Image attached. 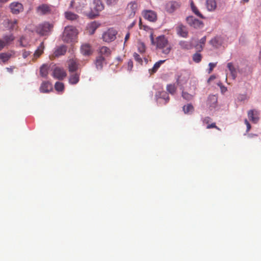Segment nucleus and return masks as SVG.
<instances>
[{
	"label": "nucleus",
	"instance_id": "11",
	"mask_svg": "<svg viewBox=\"0 0 261 261\" xmlns=\"http://www.w3.org/2000/svg\"><path fill=\"white\" fill-rule=\"evenodd\" d=\"M142 15L145 19L151 22L155 21L157 19V14L152 10H144Z\"/></svg>",
	"mask_w": 261,
	"mask_h": 261
},
{
	"label": "nucleus",
	"instance_id": "22",
	"mask_svg": "<svg viewBox=\"0 0 261 261\" xmlns=\"http://www.w3.org/2000/svg\"><path fill=\"white\" fill-rule=\"evenodd\" d=\"M205 5L207 10L209 11H214L217 8L216 0H206Z\"/></svg>",
	"mask_w": 261,
	"mask_h": 261
},
{
	"label": "nucleus",
	"instance_id": "37",
	"mask_svg": "<svg viewBox=\"0 0 261 261\" xmlns=\"http://www.w3.org/2000/svg\"><path fill=\"white\" fill-rule=\"evenodd\" d=\"M191 7L192 11L198 17L200 18H203L202 15L201 14V13L199 11L197 8L195 6L194 2L193 1L191 2Z\"/></svg>",
	"mask_w": 261,
	"mask_h": 261
},
{
	"label": "nucleus",
	"instance_id": "23",
	"mask_svg": "<svg viewBox=\"0 0 261 261\" xmlns=\"http://www.w3.org/2000/svg\"><path fill=\"white\" fill-rule=\"evenodd\" d=\"M187 20L191 26L194 28L199 27L202 24L200 21L194 18L192 16L187 17Z\"/></svg>",
	"mask_w": 261,
	"mask_h": 261
},
{
	"label": "nucleus",
	"instance_id": "4",
	"mask_svg": "<svg viewBox=\"0 0 261 261\" xmlns=\"http://www.w3.org/2000/svg\"><path fill=\"white\" fill-rule=\"evenodd\" d=\"M117 34V31L115 29L110 28L103 33L102 39L103 41L109 43L116 39Z\"/></svg>",
	"mask_w": 261,
	"mask_h": 261
},
{
	"label": "nucleus",
	"instance_id": "59",
	"mask_svg": "<svg viewBox=\"0 0 261 261\" xmlns=\"http://www.w3.org/2000/svg\"><path fill=\"white\" fill-rule=\"evenodd\" d=\"M8 0H0V5L6 3Z\"/></svg>",
	"mask_w": 261,
	"mask_h": 261
},
{
	"label": "nucleus",
	"instance_id": "44",
	"mask_svg": "<svg viewBox=\"0 0 261 261\" xmlns=\"http://www.w3.org/2000/svg\"><path fill=\"white\" fill-rule=\"evenodd\" d=\"M14 37L13 35L6 36L4 37V41L6 45L14 40Z\"/></svg>",
	"mask_w": 261,
	"mask_h": 261
},
{
	"label": "nucleus",
	"instance_id": "41",
	"mask_svg": "<svg viewBox=\"0 0 261 261\" xmlns=\"http://www.w3.org/2000/svg\"><path fill=\"white\" fill-rule=\"evenodd\" d=\"M182 97L184 99L188 101H190L193 99L194 96L187 92L182 91Z\"/></svg>",
	"mask_w": 261,
	"mask_h": 261
},
{
	"label": "nucleus",
	"instance_id": "21",
	"mask_svg": "<svg viewBox=\"0 0 261 261\" xmlns=\"http://www.w3.org/2000/svg\"><path fill=\"white\" fill-rule=\"evenodd\" d=\"M81 50L82 53L85 56H89L92 53L91 46L90 44L87 43L81 46Z\"/></svg>",
	"mask_w": 261,
	"mask_h": 261
},
{
	"label": "nucleus",
	"instance_id": "8",
	"mask_svg": "<svg viewBox=\"0 0 261 261\" xmlns=\"http://www.w3.org/2000/svg\"><path fill=\"white\" fill-rule=\"evenodd\" d=\"M180 3L176 1H170L165 6V10L169 13H172L180 7Z\"/></svg>",
	"mask_w": 261,
	"mask_h": 261
},
{
	"label": "nucleus",
	"instance_id": "47",
	"mask_svg": "<svg viewBox=\"0 0 261 261\" xmlns=\"http://www.w3.org/2000/svg\"><path fill=\"white\" fill-rule=\"evenodd\" d=\"M31 54V51H27L25 49L22 50V57L24 59L27 58Z\"/></svg>",
	"mask_w": 261,
	"mask_h": 261
},
{
	"label": "nucleus",
	"instance_id": "61",
	"mask_svg": "<svg viewBox=\"0 0 261 261\" xmlns=\"http://www.w3.org/2000/svg\"><path fill=\"white\" fill-rule=\"evenodd\" d=\"M259 61L261 63V50H260V52H259Z\"/></svg>",
	"mask_w": 261,
	"mask_h": 261
},
{
	"label": "nucleus",
	"instance_id": "6",
	"mask_svg": "<svg viewBox=\"0 0 261 261\" xmlns=\"http://www.w3.org/2000/svg\"><path fill=\"white\" fill-rule=\"evenodd\" d=\"M139 5L135 1L131 2L128 4L126 8V13L129 18L134 17L138 10Z\"/></svg>",
	"mask_w": 261,
	"mask_h": 261
},
{
	"label": "nucleus",
	"instance_id": "38",
	"mask_svg": "<svg viewBox=\"0 0 261 261\" xmlns=\"http://www.w3.org/2000/svg\"><path fill=\"white\" fill-rule=\"evenodd\" d=\"M166 89L167 91L172 95L174 94L176 91V88L174 84L167 85Z\"/></svg>",
	"mask_w": 261,
	"mask_h": 261
},
{
	"label": "nucleus",
	"instance_id": "63",
	"mask_svg": "<svg viewBox=\"0 0 261 261\" xmlns=\"http://www.w3.org/2000/svg\"><path fill=\"white\" fill-rule=\"evenodd\" d=\"M243 1H244V2H248L249 1V0H242Z\"/></svg>",
	"mask_w": 261,
	"mask_h": 261
},
{
	"label": "nucleus",
	"instance_id": "45",
	"mask_svg": "<svg viewBox=\"0 0 261 261\" xmlns=\"http://www.w3.org/2000/svg\"><path fill=\"white\" fill-rule=\"evenodd\" d=\"M212 119L210 117H205L202 119V122L204 124L207 125L210 124V122H211Z\"/></svg>",
	"mask_w": 261,
	"mask_h": 261
},
{
	"label": "nucleus",
	"instance_id": "58",
	"mask_svg": "<svg viewBox=\"0 0 261 261\" xmlns=\"http://www.w3.org/2000/svg\"><path fill=\"white\" fill-rule=\"evenodd\" d=\"M215 79V76L214 75H211L207 80V82L210 83L211 81L214 80Z\"/></svg>",
	"mask_w": 261,
	"mask_h": 261
},
{
	"label": "nucleus",
	"instance_id": "49",
	"mask_svg": "<svg viewBox=\"0 0 261 261\" xmlns=\"http://www.w3.org/2000/svg\"><path fill=\"white\" fill-rule=\"evenodd\" d=\"M209 65V69H208V73H210L213 70L214 68L216 67V63H209L208 64Z\"/></svg>",
	"mask_w": 261,
	"mask_h": 261
},
{
	"label": "nucleus",
	"instance_id": "53",
	"mask_svg": "<svg viewBox=\"0 0 261 261\" xmlns=\"http://www.w3.org/2000/svg\"><path fill=\"white\" fill-rule=\"evenodd\" d=\"M15 68L14 66H11L10 67H7L6 68V70L8 72L10 73H12L13 72V70Z\"/></svg>",
	"mask_w": 261,
	"mask_h": 261
},
{
	"label": "nucleus",
	"instance_id": "42",
	"mask_svg": "<svg viewBox=\"0 0 261 261\" xmlns=\"http://www.w3.org/2000/svg\"><path fill=\"white\" fill-rule=\"evenodd\" d=\"M146 47L143 43H139L138 44V51L140 54H142L145 52Z\"/></svg>",
	"mask_w": 261,
	"mask_h": 261
},
{
	"label": "nucleus",
	"instance_id": "31",
	"mask_svg": "<svg viewBox=\"0 0 261 261\" xmlns=\"http://www.w3.org/2000/svg\"><path fill=\"white\" fill-rule=\"evenodd\" d=\"M10 53H2L0 54V60L3 62H7L12 57Z\"/></svg>",
	"mask_w": 261,
	"mask_h": 261
},
{
	"label": "nucleus",
	"instance_id": "25",
	"mask_svg": "<svg viewBox=\"0 0 261 261\" xmlns=\"http://www.w3.org/2000/svg\"><path fill=\"white\" fill-rule=\"evenodd\" d=\"M105 59L102 56H98L97 57L95 64L96 65V68L98 69H101L103 67V64L105 62Z\"/></svg>",
	"mask_w": 261,
	"mask_h": 261
},
{
	"label": "nucleus",
	"instance_id": "18",
	"mask_svg": "<svg viewBox=\"0 0 261 261\" xmlns=\"http://www.w3.org/2000/svg\"><path fill=\"white\" fill-rule=\"evenodd\" d=\"M67 51V47L65 45H61L56 48L53 56L55 57H58L65 54Z\"/></svg>",
	"mask_w": 261,
	"mask_h": 261
},
{
	"label": "nucleus",
	"instance_id": "62",
	"mask_svg": "<svg viewBox=\"0 0 261 261\" xmlns=\"http://www.w3.org/2000/svg\"><path fill=\"white\" fill-rule=\"evenodd\" d=\"M226 91V89L225 87H223V88H222V91Z\"/></svg>",
	"mask_w": 261,
	"mask_h": 261
},
{
	"label": "nucleus",
	"instance_id": "54",
	"mask_svg": "<svg viewBox=\"0 0 261 261\" xmlns=\"http://www.w3.org/2000/svg\"><path fill=\"white\" fill-rule=\"evenodd\" d=\"M24 39V37H21L20 38V44L21 46L22 47H24L26 46V44H24L23 43V40Z\"/></svg>",
	"mask_w": 261,
	"mask_h": 261
},
{
	"label": "nucleus",
	"instance_id": "9",
	"mask_svg": "<svg viewBox=\"0 0 261 261\" xmlns=\"http://www.w3.org/2000/svg\"><path fill=\"white\" fill-rule=\"evenodd\" d=\"M9 8L11 12L14 14H19L23 10V5L17 2H14L10 4Z\"/></svg>",
	"mask_w": 261,
	"mask_h": 261
},
{
	"label": "nucleus",
	"instance_id": "10",
	"mask_svg": "<svg viewBox=\"0 0 261 261\" xmlns=\"http://www.w3.org/2000/svg\"><path fill=\"white\" fill-rule=\"evenodd\" d=\"M177 34L183 38H187L188 36V31L187 27L181 23H178L176 27Z\"/></svg>",
	"mask_w": 261,
	"mask_h": 261
},
{
	"label": "nucleus",
	"instance_id": "36",
	"mask_svg": "<svg viewBox=\"0 0 261 261\" xmlns=\"http://www.w3.org/2000/svg\"><path fill=\"white\" fill-rule=\"evenodd\" d=\"M179 45L180 48L184 49H190L192 47L191 44L186 41H180L179 42Z\"/></svg>",
	"mask_w": 261,
	"mask_h": 261
},
{
	"label": "nucleus",
	"instance_id": "13",
	"mask_svg": "<svg viewBox=\"0 0 261 261\" xmlns=\"http://www.w3.org/2000/svg\"><path fill=\"white\" fill-rule=\"evenodd\" d=\"M217 97L215 95H210L206 101L207 106L210 110L215 108L217 106Z\"/></svg>",
	"mask_w": 261,
	"mask_h": 261
},
{
	"label": "nucleus",
	"instance_id": "24",
	"mask_svg": "<svg viewBox=\"0 0 261 261\" xmlns=\"http://www.w3.org/2000/svg\"><path fill=\"white\" fill-rule=\"evenodd\" d=\"M80 80V73H71L69 78V82L70 84L74 85L76 84Z\"/></svg>",
	"mask_w": 261,
	"mask_h": 261
},
{
	"label": "nucleus",
	"instance_id": "52",
	"mask_svg": "<svg viewBox=\"0 0 261 261\" xmlns=\"http://www.w3.org/2000/svg\"><path fill=\"white\" fill-rule=\"evenodd\" d=\"M6 46V43L3 40H0V50Z\"/></svg>",
	"mask_w": 261,
	"mask_h": 261
},
{
	"label": "nucleus",
	"instance_id": "60",
	"mask_svg": "<svg viewBox=\"0 0 261 261\" xmlns=\"http://www.w3.org/2000/svg\"><path fill=\"white\" fill-rule=\"evenodd\" d=\"M73 4H74V2L73 1H71V3H70V7H73Z\"/></svg>",
	"mask_w": 261,
	"mask_h": 261
},
{
	"label": "nucleus",
	"instance_id": "35",
	"mask_svg": "<svg viewBox=\"0 0 261 261\" xmlns=\"http://www.w3.org/2000/svg\"><path fill=\"white\" fill-rule=\"evenodd\" d=\"M5 22L6 23L8 24V25L10 29L14 30V29H16L15 26L17 24V20L14 19L13 20H12L7 19L5 20Z\"/></svg>",
	"mask_w": 261,
	"mask_h": 261
},
{
	"label": "nucleus",
	"instance_id": "17",
	"mask_svg": "<svg viewBox=\"0 0 261 261\" xmlns=\"http://www.w3.org/2000/svg\"><path fill=\"white\" fill-rule=\"evenodd\" d=\"M99 25L100 24L97 22L93 21L88 24L87 26V30L90 35H93Z\"/></svg>",
	"mask_w": 261,
	"mask_h": 261
},
{
	"label": "nucleus",
	"instance_id": "57",
	"mask_svg": "<svg viewBox=\"0 0 261 261\" xmlns=\"http://www.w3.org/2000/svg\"><path fill=\"white\" fill-rule=\"evenodd\" d=\"M150 40L151 41V42L153 44H155V41L154 40L153 36L152 34H151L150 36Z\"/></svg>",
	"mask_w": 261,
	"mask_h": 261
},
{
	"label": "nucleus",
	"instance_id": "33",
	"mask_svg": "<svg viewBox=\"0 0 261 261\" xmlns=\"http://www.w3.org/2000/svg\"><path fill=\"white\" fill-rule=\"evenodd\" d=\"M182 110L185 114H187L189 113H192L194 110V107L191 103H189L187 105H185L182 107Z\"/></svg>",
	"mask_w": 261,
	"mask_h": 261
},
{
	"label": "nucleus",
	"instance_id": "20",
	"mask_svg": "<svg viewBox=\"0 0 261 261\" xmlns=\"http://www.w3.org/2000/svg\"><path fill=\"white\" fill-rule=\"evenodd\" d=\"M155 96L156 100L160 98H162L164 99L165 101V103L168 102L169 100V95L168 93L165 91H158L156 93Z\"/></svg>",
	"mask_w": 261,
	"mask_h": 261
},
{
	"label": "nucleus",
	"instance_id": "14",
	"mask_svg": "<svg viewBox=\"0 0 261 261\" xmlns=\"http://www.w3.org/2000/svg\"><path fill=\"white\" fill-rule=\"evenodd\" d=\"M52 7L47 4H42L38 6L37 8V13L41 14H46L50 13L51 11Z\"/></svg>",
	"mask_w": 261,
	"mask_h": 261
},
{
	"label": "nucleus",
	"instance_id": "39",
	"mask_svg": "<svg viewBox=\"0 0 261 261\" xmlns=\"http://www.w3.org/2000/svg\"><path fill=\"white\" fill-rule=\"evenodd\" d=\"M55 88L58 92H62L64 89V85L63 83L57 82L55 84Z\"/></svg>",
	"mask_w": 261,
	"mask_h": 261
},
{
	"label": "nucleus",
	"instance_id": "55",
	"mask_svg": "<svg viewBox=\"0 0 261 261\" xmlns=\"http://www.w3.org/2000/svg\"><path fill=\"white\" fill-rule=\"evenodd\" d=\"M129 37H130V34L129 32H128L125 36V41H124V43L129 39Z\"/></svg>",
	"mask_w": 261,
	"mask_h": 261
},
{
	"label": "nucleus",
	"instance_id": "3",
	"mask_svg": "<svg viewBox=\"0 0 261 261\" xmlns=\"http://www.w3.org/2000/svg\"><path fill=\"white\" fill-rule=\"evenodd\" d=\"M53 28V25L48 22H44L36 28V32L41 36L47 35Z\"/></svg>",
	"mask_w": 261,
	"mask_h": 261
},
{
	"label": "nucleus",
	"instance_id": "34",
	"mask_svg": "<svg viewBox=\"0 0 261 261\" xmlns=\"http://www.w3.org/2000/svg\"><path fill=\"white\" fill-rule=\"evenodd\" d=\"M210 43L215 47H218L221 45V39L218 37H214L210 41Z\"/></svg>",
	"mask_w": 261,
	"mask_h": 261
},
{
	"label": "nucleus",
	"instance_id": "7",
	"mask_svg": "<svg viewBox=\"0 0 261 261\" xmlns=\"http://www.w3.org/2000/svg\"><path fill=\"white\" fill-rule=\"evenodd\" d=\"M175 79L177 85L181 86L187 83L188 74L186 71H180L176 74Z\"/></svg>",
	"mask_w": 261,
	"mask_h": 261
},
{
	"label": "nucleus",
	"instance_id": "26",
	"mask_svg": "<svg viewBox=\"0 0 261 261\" xmlns=\"http://www.w3.org/2000/svg\"><path fill=\"white\" fill-rule=\"evenodd\" d=\"M49 66L47 64H43L40 68V74L43 77H47L48 70H49Z\"/></svg>",
	"mask_w": 261,
	"mask_h": 261
},
{
	"label": "nucleus",
	"instance_id": "50",
	"mask_svg": "<svg viewBox=\"0 0 261 261\" xmlns=\"http://www.w3.org/2000/svg\"><path fill=\"white\" fill-rule=\"evenodd\" d=\"M245 123L247 126V131H249L251 128V125L249 123L247 119L245 120Z\"/></svg>",
	"mask_w": 261,
	"mask_h": 261
},
{
	"label": "nucleus",
	"instance_id": "40",
	"mask_svg": "<svg viewBox=\"0 0 261 261\" xmlns=\"http://www.w3.org/2000/svg\"><path fill=\"white\" fill-rule=\"evenodd\" d=\"M192 59L195 63H199L202 59V56L199 52H197L193 55Z\"/></svg>",
	"mask_w": 261,
	"mask_h": 261
},
{
	"label": "nucleus",
	"instance_id": "1",
	"mask_svg": "<svg viewBox=\"0 0 261 261\" xmlns=\"http://www.w3.org/2000/svg\"><path fill=\"white\" fill-rule=\"evenodd\" d=\"M78 34V30L75 27L72 25L66 26L65 27L63 33V40L66 43L74 42L76 39Z\"/></svg>",
	"mask_w": 261,
	"mask_h": 261
},
{
	"label": "nucleus",
	"instance_id": "12",
	"mask_svg": "<svg viewBox=\"0 0 261 261\" xmlns=\"http://www.w3.org/2000/svg\"><path fill=\"white\" fill-rule=\"evenodd\" d=\"M53 76L58 80H63L66 76V73L63 68L56 67L54 69Z\"/></svg>",
	"mask_w": 261,
	"mask_h": 261
},
{
	"label": "nucleus",
	"instance_id": "16",
	"mask_svg": "<svg viewBox=\"0 0 261 261\" xmlns=\"http://www.w3.org/2000/svg\"><path fill=\"white\" fill-rule=\"evenodd\" d=\"M259 113L255 110H251L248 112V117L253 123H256L259 120Z\"/></svg>",
	"mask_w": 261,
	"mask_h": 261
},
{
	"label": "nucleus",
	"instance_id": "32",
	"mask_svg": "<svg viewBox=\"0 0 261 261\" xmlns=\"http://www.w3.org/2000/svg\"><path fill=\"white\" fill-rule=\"evenodd\" d=\"M228 68L229 69L231 75L233 79H235L237 77V72L236 68H234V66L233 65L232 63H228L227 65Z\"/></svg>",
	"mask_w": 261,
	"mask_h": 261
},
{
	"label": "nucleus",
	"instance_id": "29",
	"mask_svg": "<svg viewBox=\"0 0 261 261\" xmlns=\"http://www.w3.org/2000/svg\"><path fill=\"white\" fill-rule=\"evenodd\" d=\"M64 14L65 18L69 20H75L79 18V16L77 14L70 11L65 12Z\"/></svg>",
	"mask_w": 261,
	"mask_h": 261
},
{
	"label": "nucleus",
	"instance_id": "43",
	"mask_svg": "<svg viewBox=\"0 0 261 261\" xmlns=\"http://www.w3.org/2000/svg\"><path fill=\"white\" fill-rule=\"evenodd\" d=\"M133 57L138 63H139L140 64H142L143 60L142 59V58L140 57L139 55H138L137 53H135L133 55Z\"/></svg>",
	"mask_w": 261,
	"mask_h": 261
},
{
	"label": "nucleus",
	"instance_id": "5",
	"mask_svg": "<svg viewBox=\"0 0 261 261\" xmlns=\"http://www.w3.org/2000/svg\"><path fill=\"white\" fill-rule=\"evenodd\" d=\"M104 9V5L100 0H93L92 5L91 6V13L89 16L92 15L93 17L98 15V13Z\"/></svg>",
	"mask_w": 261,
	"mask_h": 261
},
{
	"label": "nucleus",
	"instance_id": "48",
	"mask_svg": "<svg viewBox=\"0 0 261 261\" xmlns=\"http://www.w3.org/2000/svg\"><path fill=\"white\" fill-rule=\"evenodd\" d=\"M133 67V62L132 60H130L127 62V70L130 71L132 70Z\"/></svg>",
	"mask_w": 261,
	"mask_h": 261
},
{
	"label": "nucleus",
	"instance_id": "19",
	"mask_svg": "<svg viewBox=\"0 0 261 261\" xmlns=\"http://www.w3.org/2000/svg\"><path fill=\"white\" fill-rule=\"evenodd\" d=\"M53 89L51 84L48 82H43L40 87V91L42 93H48Z\"/></svg>",
	"mask_w": 261,
	"mask_h": 261
},
{
	"label": "nucleus",
	"instance_id": "28",
	"mask_svg": "<svg viewBox=\"0 0 261 261\" xmlns=\"http://www.w3.org/2000/svg\"><path fill=\"white\" fill-rule=\"evenodd\" d=\"M44 48V43L43 42H41L34 54V59H37L42 54Z\"/></svg>",
	"mask_w": 261,
	"mask_h": 261
},
{
	"label": "nucleus",
	"instance_id": "15",
	"mask_svg": "<svg viewBox=\"0 0 261 261\" xmlns=\"http://www.w3.org/2000/svg\"><path fill=\"white\" fill-rule=\"evenodd\" d=\"M68 70L70 72H75L78 69L79 64L76 59H71L68 62Z\"/></svg>",
	"mask_w": 261,
	"mask_h": 261
},
{
	"label": "nucleus",
	"instance_id": "51",
	"mask_svg": "<svg viewBox=\"0 0 261 261\" xmlns=\"http://www.w3.org/2000/svg\"><path fill=\"white\" fill-rule=\"evenodd\" d=\"M205 42H206V36H204L200 40L199 43H200V45H202L203 46L204 45Z\"/></svg>",
	"mask_w": 261,
	"mask_h": 261
},
{
	"label": "nucleus",
	"instance_id": "2",
	"mask_svg": "<svg viewBox=\"0 0 261 261\" xmlns=\"http://www.w3.org/2000/svg\"><path fill=\"white\" fill-rule=\"evenodd\" d=\"M155 45L157 48L161 49L162 53L165 55L169 54L172 48L171 45L164 35L158 36L156 38Z\"/></svg>",
	"mask_w": 261,
	"mask_h": 261
},
{
	"label": "nucleus",
	"instance_id": "46",
	"mask_svg": "<svg viewBox=\"0 0 261 261\" xmlns=\"http://www.w3.org/2000/svg\"><path fill=\"white\" fill-rule=\"evenodd\" d=\"M215 128L217 129L218 130H220V129L216 126L215 123H212L211 124H210L207 125L206 126L207 129H210V128Z\"/></svg>",
	"mask_w": 261,
	"mask_h": 261
},
{
	"label": "nucleus",
	"instance_id": "56",
	"mask_svg": "<svg viewBox=\"0 0 261 261\" xmlns=\"http://www.w3.org/2000/svg\"><path fill=\"white\" fill-rule=\"evenodd\" d=\"M196 48L198 50V52L199 53L200 51H201L203 49V46L202 45H197Z\"/></svg>",
	"mask_w": 261,
	"mask_h": 261
},
{
	"label": "nucleus",
	"instance_id": "30",
	"mask_svg": "<svg viewBox=\"0 0 261 261\" xmlns=\"http://www.w3.org/2000/svg\"><path fill=\"white\" fill-rule=\"evenodd\" d=\"M165 62V60H160L158 62H156L153 67L149 70V72L150 74H153L156 72L158 69L160 68L161 65Z\"/></svg>",
	"mask_w": 261,
	"mask_h": 261
},
{
	"label": "nucleus",
	"instance_id": "27",
	"mask_svg": "<svg viewBox=\"0 0 261 261\" xmlns=\"http://www.w3.org/2000/svg\"><path fill=\"white\" fill-rule=\"evenodd\" d=\"M99 53L100 54L99 56L109 57L111 54V50L107 46H102L99 48Z\"/></svg>",
	"mask_w": 261,
	"mask_h": 261
}]
</instances>
